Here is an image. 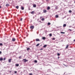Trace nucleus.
Here are the masks:
<instances>
[{"mask_svg": "<svg viewBox=\"0 0 75 75\" xmlns=\"http://www.w3.org/2000/svg\"><path fill=\"white\" fill-rule=\"evenodd\" d=\"M1 53H2V52H1V51H0V54H1Z\"/></svg>", "mask_w": 75, "mask_h": 75, "instance_id": "f704fd0d", "label": "nucleus"}, {"mask_svg": "<svg viewBox=\"0 0 75 75\" xmlns=\"http://www.w3.org/2000/svg\"><path fill=\"white\" fill-rule=\"evenodd\" d=\"M42 39L43 40H45V39H46L45 37H42Z\"/></svg>", "mask_w": 75, "mask_h": 75, "instance_id": "a211bd4d", "label": "nucleus"}, {"mask_svg": "<svg viewBox=\"0 0 75 75\" xmlns=\"http://www.w3.org/2000/svg\"><path fill=\"white\" fill-rule=\"evenodd\" d=\"M6 6L7 7H8V6H9V4H6Z\"/></svg>", "mask_w": 75, "mask_h": 75, "instance_id": "dca6fc26", "label": "nucleus"}, {"mask_svg": "<svg viewBox=\"0 0 75 75\" xmlns=\"http://www.w3.org/2000/svg\"><path fill=\"white\" fill-rule=\"evenodd\" d=\"M21 56H20L19 57V59H21Z\"/></svg>", "mask_w": 75, "mask_h": 75, "instance_id": "473e14b6", "label": "nucleus"}, {"mask_svg": "<svg viewBox=\"0 0 75 75\" xmlns=\"http://www.w3.org/2000/svg\"><path fill=\"white\" fill-rule=\"evenodd\" d=\"M69 13H72V11L71 10H69Z\"/></svg>", "mask_w": 75, "mask_h": 75, "instance_id": "c756f323", "label": "nucleus"}, {"mask_svg": "<svg viewBox=\"0 0 75 75\" xmlns=\"http://www.w3.org/2000/svg\"><path fill=\"white\" fill-rule=\"evenodd\" d=\"M14 73L15 74H17V71H15Z\"/></svg>", "mask_w": 75, "mask_h": 75, "instance_id": "c9c22d12", "label": "nucleus"}, {"mask_svg": "<svg viewBox=\"0 0 75 75\" xmlns=\"http://www.w3.org/2000/svg\"><path fill=\"white\" fill-rule=\"evenodd\" d=\"M50 7L48 6L47 8V10H50Z\"/></svg>", "mask_w": 75, "mask_h": 75, "instance_id": "1a4fd4ad", "label": "nucleus"}, {"mask_svg": "<svg viewBox=\"0 0 75 75\" xmlns=\"http://www.w3.org/2000/svg\"><path fill=\"white\" fill-rule=\"evenodd\" d=\"M33 7H37V6L36 5V4H34L33 5Z\"/></svg>", "mask_w": 75, "mask_h": 75, "instance_id": "f8f14e48", "label": "nucleus"}, {"mask_svg": "<svg viewBox=\"0 0 75 75\" xmlns=\"http://www.w3.org/2000/svg\"><path fill=\"white\" fill-rule=\"evenodd\" d=\"M12 60V59H9V60H8V62H11V60Z\"/></svg>", "mask_w": 75, "mask_h": 75, "instance_id": "20e7f679", "label": "nucleus"}, {"mask_svg": "<svg viewBox=\"0 0 75 75\" xmlns=\"http://www.w3.org/2000/svg\"><path fill=\"white\" fill-rule=\"evenodd\" d=\"M69 27H71V26H69Z\"/></svg>", "mask_w": 75, "mask_h": 75, "instance_id": "a18cd8bd", "label": "nucleus"}, {"mask_svg": "<svg viewBox=\"0 0 75 75\" xmlns=\"http://www.w3.org/2000/svg\"><path fill=\"white\" fill-rule=\"evenodd\" d=\"M55 9H58V6H56L55 7Z\"/></svg>", "mask_w": 75, "mask_h": 75, "instance_id": "5701e85b", "label": "nucleus"}, {"mask_svg": "<svg viewBox=\"0 0 75 75\" xmlns=\"http://www.w3.org/2000/svg\"><path fill=\"white\" fill-rule=\"evenodd\" d=\"M69 31H72V30H71V29H69Z\"/></svg>", "mask_w": 75, "mask_h": 75, "instance_id": "e433bc0d", "label": "nucleus"}, {"mask_svg": "<svg viewBox=\"0 0 75 75\" xmlns=\"http://www.w3.org/2000/svg\"><path fill=\"white\" fill-rule=\"evenodd\" d=\"M59 57H58V59H59Z\"/></svg>", "mask_w": 75, "mask_h": 75, "instance_id": "c03bdc74", "label": "nucleus"}, {"mask_svg": "<svg viewBox=\"0 0 75 75\" xmlns=\"http://www.w3.org/2000/svg\"><path fill=\"white\" fill-rule=\"evenodd\" d=\"M67 26V24H64L63 27H65Z\"/></svg>", "mask_w": 75, "mask_h": 75, "instance_id": "9d476101", "label": "nucleus"}, {"mask_svg": "<svg viewBox=\"0 0 75 75\" xmlns=\"http://www.w3.org/2000/svg\"><path fill=\"white\" fill-rule=\"evenodd\" d=\"M3 59L2 58H0V61H3Z\"/></svg>", "mask_w": 75, "mask_h": 75, "instance_id": "4468645a", "label": "nucleus"}, {"mask_svg": "<svg viewBox=\"0 0 75 75\" xmlns=\"http://www.w3.org/2000/svg\"><path fill=\"white\" fill-rule=\"evenodd\" d=\"M69 45H67V46L66 47V49H67L68 48V46H69Z\"/></svg>", "mask_w": 75, "mask_h": 75, "instance_id": "9b49d317", "label": "nucleus"}, {"mask_svg": "<svg viewBox=\"0 0 75 75\" xmlns=\"http://www.w3.org/2000/svg\"><path fill=\"white\" fill-rule=\"evenodd\" d=\"M74 42H75V39H74Z\"/></svg>", "mask_w": 75, "mask_h": 75, "instance_id": "37998d69", "label": "nucleus"}, {"mask_svg": "<svg viewBox=\"0 0 75 75\" xmlns=\"http://www.w3.org/2000/svg\"><path fill=\"white\" fill-rule=\"evenodd\" d=\"M0 8H1V6H0Z\"/></svg>", "mask_w": 75, "mask_h": 75, "instance_id": "ea45409f", "label": "nucleus"}, {"mask_svg": "<svg viewBox=\"0 0 75 75\" xmlns=\"http://www.w3.org/2000/svg\"><path fill=\"white\" fill-rule=\"evenodd\" d=\"M43 12L45 13H47V10H43Z\"/></svg>", "mask_w": 75, "mask_h": 75, "instance_id": "6e6552de", "label": "nucleus"}, {"mask_svg": "<svg viewBox=\"0 0 75 75\" xmlns=\"http://www.w3.org/2000/svg\"><path fill=\"white\" fill-rule=\"evenodd\" d=\"M43 50V49H42V48H41V49L40 50Z\"/></svg>", "mask_w": 75, "mask_h": 75, "instance_id": "58836bf2", "label": "nucleus"}, {"mask_svg": "<svg viewBox=\"0 0 75 75\" xmlns=\"http://www.w3.org/2000/svg\"><path fill=\"white\" fill-rule=\"evenodd\" d=\"M63 65H64V66H65V67H67V65H65L64 64H63Z\"/></svg>", "mask_w": 75, "mask_h": 75, "instance_id": "2f4dec72", "label": "nucleus"}, {"mask_svg": "<svg viewBox=\"0 0 75 75\" xmlns=\"http://www.w3.org/2000/svg\"><path fill=\"white\" fill-rule=\"evenodd\" d=\"M0 45L1 46H3V44L2 43H0Z\"/></svg>", "mask_w": 75, "mask_h": 75, "instance_id": "bb28decb", "label": "nucleus"}, {"mask_svg": "<svg viewBox=\"0 0 75 75\" xmlns=\"http://www.w3.org/2000/svg\"><path fill=\"white\" fill-rule=\"evenodd\" d=\"M16 67H18V66H19V64H16Z\"/></svg>", "mask_w": 75, "mask_h": 75, "instance_id": "4be33fe9", "label": "nucleus"}, {"mask_svg": "<svg viewBox=\"0 0 75 75\" xmlns=\"http://www.w3.org/2000/svg\"><path fill=\"white\" fill-rule=\"evenodd\" d=\"M55 17L56 18H58V15H56L55 16Z\"/></svg>", "mask_w": 75, "mask_h": 75, "instance_id": "412c9836", "label": "nucleus"}, {"mask_svg": "<svg viewBox=\"0 0 75 75\" xmlns=\"http://www.w3.org/2000/svg\"><path fill=\"white\" fill-rule=\"evenodd\" d=\"M12 41L14 42L16 41V39L15 38H13L12 40Z\"/></svg>", "mask_w": 75, "mask_h": 75, "instance_id": "423d86ee", "label": "nucleus"}, {"mask_svg": "<svg viewBox=\"0 0 75 75\" xmlns=\"http://www.w3.org/2000/svg\"><path fill=\"white\" fill-rule=\"evenodd\" d=\"M47 25H51V23L50 22L48 23Z\"/></svg>", "mask_w": 75, "mask_h": 75, "instance_id": "a878e982", "label": "nucleus"}, {"mask_svg": "<svg viewBox=\"0 0 75 75\" xmlns=\"http://www.w3.org/2000/svg\"><path fill=\"white\" fill-rule=\"evenodd\" d=\"M29 75H33V74H31V73H30V74H29Z\"/></svg>", "mask_w": 75, "mask_h": 75, "instance_id": "4c0bfd02", "label": "nucleus"}, {"mask_svg": "<svg viewBox=\"0 0 75 75\" xmlns=\"http://www.w3.org/2000/svg\"><path fill=\"white\" fill-rule=\"evenodd\" d=\"M30 28L31 29H34V25L31 26Z\"/></svg>", "mask_w": 75, "mask_h": 75, "instance_id": "f257e3e1", "label": "nucleus"}, {"mask_svg": "<svg viewBox=\"0 0 75 75\" xmlns=\"http://www.w3.org/2000/svg\"><path fill=\"white\" fill-rule=\"evenodd\" d=\"M39 45H40V44L38 43L36 45V47H38V46H39Z\"/></svg>", "mask_w": 75, "mask_h": 75, "instance_id": "aec40b11", "label": "nucleus"}, {"mask_svg": "<svg viewBox=\"0 0 75 75\" xmlns=\"http://www.w3.org/2000/svg\"><path fill=\"white\" fill-rule=\"evenodd\" d=\"M23 61H24V62H27V61H28V60H26V59H23Z\"/></svg>", "mask_w": 75, "mask_h": 75, "instance_id": "f03ea898", "label": "nucleus"}, {"mask_svg": "<svg viewBox=\"0 0 75 75\" xmlns=\"http://www.w3.org/2000/svg\"><path fill=\"white\" fill-rule=\"evenodd\" d=\"M49 35L50 37H52V34L50 33V34Z\"/></svg>", "mask_w": 75, "mask_h": 75, "instance_id": "393cba45", "label": "nucleus"}, {"mask_svg": "<svg viewBox=\"0 0 75 75\" xmlns=\"http://www.w3.org/2000/svg\"><path fill=\"white\" fill-rule=\"evenodd\" d=\"M30 50V48H28L27 49V51H29Z\"/></svg>", "mask_w": 75, "mask_h": 75, "instance_id": "6ab92c4d", "label": "nucleus"}, {"mask_svg": "<svg viewBox=\"0 0 75 75\" xmlns=\"http://www.w3.org/2000/svg\"><path fill=\"white\" fill-rule=\"evenodd\" d=\"M47 46V45H45L43 46V47L45 48V47H46Z\"/></svg>", "mask_w": 75, "mask_h": 75, "instance_id": "ddd939ff", "label": "nucleus"}, {"mask_svg": "<svg viewBox=\"0 0 75 75\" xmlns=\"http://www.w3.org/2000/svg\"><path fill=\"white\" fill-rule=\"evenodd\" d=\"M34 62L35 63H37V60H35Z\"/></svg>", "mask_w": 75, "mask_h": 75, "instance_id": "c85d7f7f", "label": "nucleus"}, {"mask_svg": "<svg viewBox=\"0 0 75 75\" xmlns=\"http://www.w3.org/2000/svg\"><path fill=\"white\" fill-rule=\"evenodd\" d=\"M57 55L58 56H59V55H60V54L59 53H58L57 54Z\"/></svg>", "mask_w": 75, "mask_h": 75, "instance_id": "7c9ffc66", "label": "nucleus"}, {"mask_svg": "<svg viewBox=\"0 0 75 75\" xmlns=\"http://www.w3.org/2000/svg\"><path fill=\"white\" fill-rule=\"evenodd\" d=\"M21 8L22 10H24V8L23 7V6H21Z\"/></svg>", "mask_w": 75, "mask_h": 75, "instance_id": "7ed1b4c3", "label": "nucleus"}, {"mask_svg": "<svg viewBox=\"0 0 75 75\" xmlns=\"http://www.w3.org/2000/svg\"><path fill=\"white\" fill-rule=\"evenodd\" d=\"M41 20H42V21H44V20H45V19H44V18H43Z\"/></svg>", "mask_w": 75, "mask_h": 75, "instance_id": "2eb2a0df", "label": "nucleus"}, {"mask_svg": "<svg viewBox=\"0 0 75 75\" xmlns=\"http://www.w3.org/2000/svg\"><path fill=\"white\" fill-rule=\"evenodd\" d=\"M16 8L17 9H18V8H19V6H17L16 7Z\"/></svg>", "mask_w": 75, "mask_h": 75, "instance_id": "f3484780", "label": "nucleus"}, {"mask_svg": "<svg viewBox=\"0 0 75 75\" xmlns=\"http://www.w3.org/2000/svg\"><path fill=\"white\" fill-rule=\"evenodd\" d=\"M52 39L54 40H55V38H53Z\"/></svg>", "mask_w": 75, "mask_h": 75, "instance_id": "a19ab883", "label": "nucleus"}, {"mask_svg": "<svg viewBox=\"0 0 75 75\" xmlns=\"http://www.w3.org/2000/svg\"><path fill=\"white\" fill-rule=\"evenodd\" d=\"M61 34H65V32H62L60 33Z\"/></svg>", "mask_w": 75, "mask_h": 75, "instance_id": "b1692460", "label": "nucleus"}, {"mask_svg": "<svg viewBox=\"0 0 75 75\" xmlns=\"http://www.w3.org/2000/svg\"><path fill=\"white\" fill-rule=\"evenodd\" d=\"M41 18H42V17L41 16L40 17V19H41Z\"/></svg>", "mask_w": 75, "mask_h": 75, "instance_id": "79ce46f5", "label": "nucleus"}, {"mask_svg": "<svg viewBox=\"0 0 75 75\" xmlns=\"http://www.w3.org/2000/svg\"><path fill=\"white\" fill-rule=\"evenodd\" d=\"M22 20H23V18H21V19L20 21H22Z\"/></svg>", "mask_w": 75, "mask_h": 75, "instance_id": "72a5a7b5", "label": "nucleus"}, {"mask_svg": "<svg viewBox=\"0 0 75 75\" xmlns=\"http://www.w3.org/2000/svg\"><path fill=\"white\" fill-rule=\"evenodd\" d=\"M36 41H40V40L39 39H36Z\"/></svg>", "mask_w": 75, "mask_h": 75, "instance_id": "39448f33", "label": "nucleus"}, {"mask_svg": "<svg viewBox=\"0 0 75 75\" xmlns=\"http://www.w3.org/2000/svg\"><path fill=\"white\" fill-rule=\"evenodd\" d=\"M6 58L4 57V61H5V60H6Z\"/></svg>", "mask_w": 75, "mask_h": 75, "instance_id": "cd10ccee", "label": "nucleus"}, {"mask_svg": "<svg viewBox=\"0 0 75 75\" xmlns=\"http://www.w3.org/2000/svg\"><path fill=\"white\" fill-rule=\"evenodd\" d=\"M31 14H34L35 13V11H33L31 12Z\"/></svg>", "mask_w": 75, "mask_h": 75, "instance_id": "0eeeda50", "label": "nucleus"}]
</instances>
